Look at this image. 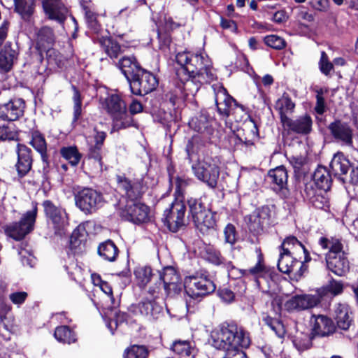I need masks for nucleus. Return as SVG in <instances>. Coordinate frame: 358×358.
Returning a JSON list of instances; mask_svg holds the SVG:
<instances>
[{"label":"nucleus","mask_w":358,"mask_h":358,"mask_svg":"<svg viewBox=\"0 0 358 358\" xmlns=\"http://www.w3.org/2000/svg\"><path fill=\"white\" fill-rule=\"evenodd\" d=\"M146 189L143 180H116L115 191L120 196L117 210L122 219L137 224L149 220L150 208L138 201Z\"/></svg>","instance_id":"f257e3e1"},{"label":"nucleus","mask_w":358,"mask_h":358,"mask_svg":"<svg viewBox=\"0 0 358 358\" xmlns=\"http://www.w3.org/2000/svg\"><path fill=\"white\" fill-rule=\"evenodd\" d=\"M176 61L180 66L176 71L177 76L185 88L194 84L195 92H197L199 88L197 83H208L217 78L212 62L206 53L178 52Z\"/></svg>","instance_id":"f03ea898"},{"label":"nucleus","mask_w":358,"mask_h":358,"mask_svg":"<svg viewBox=\"0 0 358 358\" xmlns=\"http://www.w3.org/2000/svg\"><path fill=\"white\" fill-rule=\"evenodd\" d=\"M211 345L223 350L222 358H248L242 348L249 347V334L235 323H224L214 329L210 334Z\"/></svg>","instance_id":"7ed1b4c3"},{"label":"nucleus","mask_w":358,"mask_h":358,"mask_svg":"<svg viewBox=\"0 0 358 358\" xmlns=\"http://www.w3.org/2000/svg\"><path fill=\"white\" fill-rule=\"evenodd\" d=\"M282 252L278 262V268L284 273H289L301 268L303 261L300 255H304L306 260L307 250L303 245L294 236H289L281 245Z\"/></svg>","instance_id":"20e7f679"},{"label":"nucleus","mask_w":358,"mask_h":358,"mask_svg":"<svg viewBox=\"0 0 358 358\" xmlns=\"http://www.w3.org/2000/svg\"><path fill=\"white\" fill-rule=\"evenodd\" d=\"M322 249H329L326 255L327 268L334 274L342 276L349 271V262L343 251V245L337 238L321 237L318 241Z\"/></svg>","instance_id":"39448f33"},{"label":"nucleus","mask_w":358,"mask_h":358,"mask_svg":"<svg viewBox=\"0 0 358 358\" xmlns=\"http://www.w3.org/2000/svg\"><path fill=\"white\" fill-rule=\"evenodd\" d=\"M186 180H176L175 200L164 213L165 225L173 232L178 231L185 224L186 206L183 202V188Z\"/></svg>","instance_id":"423d86ee"},{"label":"nucleus","mask_w":358,"mask_h":358,"mask_svg":"<svg viewBox=\"0 0 358 358\" xmlns=\"http://www.w3.org/2000/svg\"><path fill=\"white\" fill-rule=\"evenodd\" d=\"M104 107L113 120V130L118 131L129 127L132 118L127 112L125 103L117 94H109L104 101Z\"/></svg>","instance_id":"0eeeda50"},{"label":"nucleus","mask_w":358,"mask_h":358,"mask_svg":"<svg viewBox=\"0 0 358 358\" xmlns=\"http://www.w3.org/2000/svg\"><path fill=\"white\" fill-rule=\"evenodd\" d=\"M187 203L189 213L197 229L205 233L215 227L216 221L214 214L205 204L202 198H190Z\"/></svg>","instance_id":"6e6552de"},{"label":"nucleus","mask_w":358,"mask_h":358,"mask_svg":"<svg viewBox=\"0 0 358 358\" xmlns=\"http://www.w3.org/2000/svg\"><path fill=\"white\" fill-rule=\"evenodd\" d=\"M186 294L192 299L200 300L215 290L214 282L206 275H193L185 278L183 285Z\"/></svg>","instance_id":"1a4fd4ad"},{"label":"nucleus","mask_w":358,"mask_h":358,"mask_svg":"<svg viewBox=\"0 0 358 358\" xmlns=\"http://www.w3.org/2000/svg\"><path fill=\"white\" fill-rule=\"evenodd\" d=\"M37 216V207L24 213L19 222L8 224L3 227L5 234L15 241H20L34 229Z\"/></svg>","instance_id":"9d476101"},{"label":"nucleus","mask_w":358,"mask_h":358,"mask_svg":"<svg viewBox=\"0 0 358 358\" xmlns=\"http://www.w3.org/2000/svg\"><path fill=\"white\" fill-rule=\"evenodd\" d=\"M129 83L132 94L143 96L152 92L157 86L158 80L152 73L141 69Z\"/></svg>","instance_id":"9b49d317"},{"label":"nucleus","mask_w":358,"mask_h":358,"mask_svg":"<svg viewBox=\"0 0 358 358\" xmlns=\"http://www.w3.org/2000/svg\"><path fill=\"white\" fill-rule=\"evenodd\" d=\"M103 203L102 195L90 188L82 189L76 196V206L86 214L95 212Z\"/></svg>","instance_id":"f8f14e48"},{"label":"nucleus","mask_w":358,"mask_h":358,"mask_svg":"<svg viewBox=\"0 0 358 358\" xmlns=\"http://www.w3.org/2000/svg\"><path fill=\"white\" fill-rule=\"evenodd\" d=\"M131 310L150 321L157 320L163 315V307L156 296L143 299L138 303L131 306Z\"/></svg>","instance_id":"ddd939ff"},{"label":"nucleus","mask_w":358,"mask_h":358,"mask_svg":"<svg viewBox=\"0 0 358 358\" xmlns=\"http://www.w3.org/2000/svg\"><path fill=\"white\" fill-rule=\"evenodd\" d=\"M43 206L45 215L55 231V234L62 235L69 225L68 217L65 210L55 206L50 201L46 200Z\"/></svg>","instance_id":"4468645a"},{"label":"nucleus","mask_w":358,"mask_h":358,"mask_svg":"<svg viewBox=\"0 0 358 358\" xmlns=\"http://www.w3.org/2000/svg\"><path fill=\"white\" fill-rule=\"evenodd\" d=\"M159 279L168 295L178 294L182 288L181 280L176 269L172 266H166L159 273Z\"/></svg>","instance_id":"2eb2a0df"},{"label":"nucleus","mask_w":358,"mask_h":358,"mask_svg":"<svg viewBox=\"0 0 358 358\" xmlns=\"http://www.w3.org/2000/svg\"><path fill=\"white\" fill-rule=\"evenodd\" d=\"M282 127L290 132L306 135L312 130L313 121L310 116L303 115L294 120L287 116L282 117Z\"/></svg>","instance_id":"dca6fc26"},{"label":"nucleus","mask_w":358,"mask_h":358,"mask_svg":"<svg viewBox=\"0 0 358 358\" xmlns=\"http://www.w3.org/2000/svg\"><path fill=\"white\" fill-rule=\"evenodd\" d=\"M25 108V102L21 98L10 99L0 104V118L3 120L15 121L22 117Z\"/></svg>","instance_id":"f3484780"},{"label":"nucleus","mask_w":358,"mask_h":358,"mask_svg":"<svg viewBox=\"0 0 358 358\" xmlns=\"http://www.w3.org/2000/svg\"><path fill=\"white\" fill-rule=\"evenodd\" d=\"M44 13L50 20L63 23L68 14V9L62 0H41Z\"/></svg>","instance_id":"a211bd4d"},{"label":"nucleus","mask_w":358,"mask_h":358,"mask_svg":"<svg viewBox=\"0 0 358 358\" xmlns=\"http://www.w3.org/2000/svg\"><path fill=\"white\" fill-rule=\"evenodd\" d=\"M320 301L318 295L304 294L296 295L289 299L285 304L289 311L301 310L315 306Z\"/></svg>","instance_id":"6ab92c4d"},{"label":"nucleus","mask_w":358,"mask_h":358,"mask_svg":"<svg viewBox=\"0 0 358 358\" xmlns=\"http://www.w3.org/2000/svg\"><path fill=\"white\" fill-rule=\"evenodd\" d=\"M313 334L319 336H327L332 334L335 325L331 319L323 315H313L310 319Z\"/></svg>","instance_id":"aec40b11"},{"label":"nucleus","mask_w":358,"mask_h":358,"mask_svg":"<svg viewBox=\"0 0 358 358\" xmlns=\"http://www.w3.org/2000/svg\"><path fill=\"white\" fill-rule=\"evenodd\" d=\"M17 162L15 165L19 177H24L31 169L32 156L30 148L22 144L17 146Z\"/></svg>","instance_id":"412c9836"},{"label":"nucleus","mask_w":358,"mask_h":358,"mask_svg":"<svg viewBox=\"0 0 358 358\" xmlns=\"http://www.w3.org/2000/svg\"><path fill=\"white\" fill-rule=\"evenodd\" d=\"M335 140L342 145L351 146L352 144V130L345 123L336 121L329 127Z\"/></svg>","instance_id":"4be33fe9"},{"label":"nucleus","mask_w":358,"mask_h":358,"mask_svg":"<svg viewBox=\"0 0 358 358\" xmlns=\"http://www.w3.org/2000/svg\"><path fill=\"white\" fill-rule=\"evenodd\" d=\"M192 169L198 179H215L219 177L218 167L207 161L199 162L192 166Z\"/></svg>","instance_id":"5701e85b"},{"label":"nucleus","mask_w":358,"mask_h":358,"mask_svg":"<svg viewBox=\"0 0 358 358\" xmlns=\"http://www.w3.org/2000/svg\"><path fill=\"white\" fill-rule=\"evenodd\" d=\"M246 290L245 282L241 280H237L233 288L231 287L224 286L219 289L218 295L222 301L230 303L235 299L236 295L241 296Z\"/></svg>","instance_id":"b1692460"},{"label":"nucleus","mask_w":358,"mask_h":358,"mask_svg":"<svg viewBox=\"0 0 358 358\" xmlns=\"http://www.w3.org/2000/svg\"><path fill=\"white\" fill-rule=\"evenodd\" d=\"M127 81L129 82L141 68L134 56H124L117 64Z\"/></svg>","instance_id":"393cba45"},{"label":"nucleus","mask_w":358,"mask_h":358,"mask_svg":"<svg viewBox=\"0 0 358 358\" xmlns=\"http://www.w3.org/2000/svg\"><path fill=\"white\" fill-rule=\"evenodd\" d=\"M106 133L103 131H96L93 139L88 140L89 152L88 155L90 158H93L98 162L100 166H102L101 162V149L106 138Z\"/></svg>","instance_id":"a878e982"},{"label":"nucleus","mask_w":358,"mask_h":358,"mask_svg":"<svg viewBox=\"0 0 358 358\" xmlns=\"http://www.w3.org/2000/svg\"><path fill=\"white\" fill-rule=\"evenodd\" d=\"M330 167L334 177L343 179L341 176L348 173L350 169V163L343 153L338 152L334 155Z\"/></svg>","instance_id":"bb28decb"},{"label":"nucleus","mask_w":358,"mask_h":358,"mask_svg":"<svg viewBox=\"0 0 358 358\" xmlns=\"http://www.w3.org/2000/svg\"><path fill=\"white\" fill-rule=\"evenodd\" d=\"M335 319L339 328L346 330L352 322L351 312L347 304L338 303L335 308Z\"/></svg>","instance_id":"cd10ccee"},{"label":"nucleus","mask_w":358,"mask_h":358,"mask_svg":"<svg viewBox=\"0 0 358 358\" xmlns=\"http://www.w3.org/2000/svg\"><path fill=\"white\" fill-rule=\"evenodd\" d=\"M16 52L10 45H6L0 52V73L9 72L13 67V61L16 57Z\"/></svg>","instance_id":"c85d7f7f"},{"label":"nucleus","mask_w":358,"mask_h":358,"mask_svg":"<svg viewBox=\"0 0 358 358\" xmlns=\"http://www.w3.org/2000/svg\"><path fill=\"white\" fill-rule=\"evenodd\" d=\"M213 119L205 113L200 114L198 117L192 118L189 122V127L199 133L211 134L212 122Z\"/></svg>","instance_id":"c756f323"},{"label":"nucleus","mask_w":358,"mask_h":358,"mask_svg":"<svg viewBox=\"0 0 358 358\" xmlns=\"http://www.w3.org/2000/svg\"><path fill=\"white\" fill-rule=\"evenodd\" d=\"M171 350L180 358H194L196 350L187 341H176L173 343Z\"/></svg>","instance_id":"7c9ffc66"},{"label":"nucleus","mask_w":358,"mask_h":358,"mask_svg":"<svg viewBox=\"0 0 358 358\" xmlns=\"http://www.w3.org/2000/svg\"><path fill=\"white\" fill-rule=\"evenodd\" d=\"M118 249L115 243L108 240L101 243L98 247V254L104 260L113 262H115L118 255Z\"/></svg>","instance_id":"2f4dec72"},{"label":"nucleus","mask_w":358,"mask_h":358,"mask_svg":"<svg viewBox=\"0 0 358 358\" xmlns=\"http://www.w3.org/2000/svg\"><path fill=\"white\" fill-rule=\"evenodd\" d=\"M54 40L53 31L50 27H44L37 33L36 45L41 50H45L49 48Z\"/></svg>","instance_id":"473e14b6"},{"label":"nucleus","mask_w":358,"mask_h":358,"mask_svg":"<svg viewBox=\"0 0 358 358\" xmlns=\"http://www.w3.org/2000/svg\"><path fill=\"white\" fill-rule=\"evenodd\" d=\"M15 11L28 20L34 12L35 0H13Z\"/></svg>","instance_id":"72a5a7b5"},{"label":"nucleus","mask_w":358,"mask_h":358,"mask_svg":"<svg viewBox=\"0 0 358 358\" xmlns=\"http://www.w3.org/2000/svg\"><path fill=\"white\" fill-rule=\"evenodd\" d=\"M30 144L41 154L42 160L44 162H46L48 158L47 144L44 136L38 131H34L31 132Z\"/></svg>","instance_id":"f704fd0d"},{"label":"nucleus","mask_w":358,"mask_h":358,"mask_svg":"<svg viewBox=\"0 0 358 358\" xmlns=\"http://www.w3.org/2000/svg\"><path fill=\"white\" fill-rule=\"evenodd\" d=\"M55 338L60 343L71 344L76 341V334L68 326L63 325L55 329Z\"/></svg>","instance_id":"c9c22d12"},{"label":"nucleus","mask_w":358,"mask_h":358,"mask_svg":"<svg viewBox=\"0 0 358 358\" xmlns=\"http://www.w3.org/2000/svg\"><path fill=\"white\" fill-rule=\"evenodd\" d=\"M60 153L73 166L78 164L82 157L76 146L64 147L61 148Z\"/></svg>","instance_id":"e433bc0d"},{"label":"nucleus","mask_w":358,"mask_h":358,"mask_svg":"<svg viewBox=\"0 0 358 358\" xmlns=\"http://www.w3.org/2000/svg\"><path fill=\"white\" fill-rule=\"evenodd\" d=\"M262 254L259 255V260L256 265L250 268L245 270V276L251 275L255 278L256 284L259 289H262L261 282L259 278H262L266 273V269L261 259Z\"/></svg>","instance_id":"4c0bfd02"},{"label":"nucleus","mask_w":358,"mask_h":358,"mask_svg":"<svg viewBox=\"0 0 358 358\" xmlns=\"http://www.w3.org/2000/svg\"><path fill=\"white\" fill-rule=\"evenodd\" d=\"M295 107V104L288 96L283 95L276 103V108L279 110L280 122L282 117L287 116V113H292Z\"/></svg>","instance_id":"58836bf2"},{"label":"nucleus","mask_w":358,"mask_h":358,"mask_svg":"<svg viewBox=\"0 0 358 358\" xmlns=\"http://www.w3.org/2000/svg\"><path fill=\"white\" fill-rule=\"evenodd\" d=\"M134 275L138 285L144 287L151 279L152 269L149 266L138 267L134 271Z\"/></svg>","instance_id":"ea45409f"},{"label":"nucleus","mask_w":358,"mask_h":358,"mask_svg":"<svg viewBox=\"0 0 358 358\" xmlns=\"http://www.w3.org/2000/svg\"><path fill=\"white\" fill-rule=\"evenodd\" d=\"M203 257L206 260L215 265H220L224 262V257L220 252L213 246H207L205 248Z\"/></svg>","instance_id":"a19ab883"},{"label":"nucleus","mask_w":358,"mask_h":358,"mask_svg":"<svg viewBox=\"0 0 358 358\" xmlns=\"http://www.w3.org/2000/svg\"><path fill=\"white\" fill-rule=\"evenodd\" d=\"M264 322L278 338L284 337L285 329L283 324L280 320L267 316L264 319Z\"/></svg>","instance_id":"79ce46f5"},{"label":"nucleus","mask_w":358,"mask_h":358,"mask_svg":"<svg viewBox=\"0 0 358 358\" xmlns=\"http://www.w3.org/2000/svg\"><path fill=\"white\" fill-rule=\"evenodd\" d=\"M85 10V19L90 29L97 33L101 29V25L97 20L96 13L88 6H83Z\"/></svg>","instance_id":"37998d69"},{"label":"nucleus","mask_w":358,"mask_h":358,"mask_svg":"<svg viewBox=\"0 0 358 358\" xmlns=\"http://www.w3.org/2000/svg\"><path fill=\"white\" fill-rule=\"evenodd\" d=\"M148 350L143 345H132L128 348L124 358H148Z\"/></svg>","instance_id":"c03bdc74"},{"label":"nucleus","mask_w":358,"mask_h":358,"mask_svg":"<svg viewBox=\"0 0 358 358\" xmlns=\"http://www.w3.org/2000/svg\"><path fill=\"white\" fill-rule=\"evenodd\" d=\"M287 180H272L271 187L280 198L285 199L289 195Z\"/></svg>","instance_id":"a18cd8bd"},{"label":"nucleus","mask_w":358,"mask_h":358,"mask_svg":"<svg viewBox=\"0 0 358 358\" xmlns=\"http://www.w3.org/2000/svg\"><path fill=\"white\" fill-rule=\"evenodd\" d=\"M126 320V314L124 313L117 312V310H114V316L110 318L107 322V327L110 331L111 334H114V331L117 327L123 323Z\"/></svg>","instance_id":"49530a36"},{"label":"nucleus","mask_w":358,"mask_h":358,"mask_svg":"<svg viewBox=\"0 0 358 358\" xmlns=\"http://www.w3.org/2000/svg\"><path fill=\"white\" fill-rule=\"evenodd\" d=\"M264 41L268 46L276 50L284 48L286 44L285 40L277 35L266 36Z\"/></svg>","instance_id":"de8ad7c7"},{"label":"nucleus","mask_w":358,"mask_h":358,"mask_svg":"<svg viewBox=\"0 0 358 358\" xmlns=\"http://www.w3.org/2000/svg\"><path fill=\"white\" fill-rule=\"evenodd\" d=\"M212 87L214 91L215 101L218 111L220 104L230 95L227 93V90L220 84L213 85Z\"/></svg>","instance_id":"09e8293b"},{"label":"nucleus","mask_w":358,"mask_h":358,"mask_svg":"<svg viewBox=\"0 0 358 358\" xmlns=\"http://www.w3.org/2000/svg\"><path fill=\"white\" fill-rule=\"evenodd\" d=\"M106 52L112 59L117 58L121 53V47L115 41L108 40L105 41Z\"/></svg>","instance_id":"8fccbe9b"},{"label":"nucleus","mask_w":358,"mask_h":358,"mask_svg":"<svg viewBox=\"0 0 358 358\" xmlns=\"http://www.w3.org/2000/svg\"><path fill=\"white\" fill-rule=\"evenodd\" d=\"M320 71L325 76H328L333 69V64L329 62L327 55L325 52H322L319 62Z\"/></svg>","instance_id":"3c124183"},{"label":"nucleus","mask_w":358,"mask_h":358,"mask_svg":"<svg viewBox=\"0 0 358 358\" xmlns=\"http://www.w3.org/2000/svg\"><path fill=\"white\" fill-rule=\"evenodd\" d=\"M235 104V99L232 96H229L220 104L218 113L223 116L228 117L230 113V109Z\"/></svg>","instance_id":"603ef678"},{"label":"nucleus","mask_w":358,"mask_h":358,"mask_svg":"<svg viewBox=\"0 0 358 358\" xmlns=\"http://www.w3.org/2000/svg\"><path fill=\"white\" fill-rule=\"evenodd\" d=\"M312 338L308 334H301V336H296L294 340V343L299 350L308 349L311 345Z\"/></svg>","instance_id":"864d4df0"},{"label":"nucleus","mask_w":358,"mask_h":358,"mask_svg":"<svg viewBox=\"0 0 358 358\" xmlns=\"http://www.w3.org/2000/svg\"><path fill=\"white\" fill-rule=\"evenodd\" d=\"M17 132L13 127L4 124L0 126V139L13 141L17 139Z\"/></svg>","instance_id":"5fc2aeb1"},{"label":"nucleus","mask_w":358,"mask_h":358,"mask_svg":"<svg viewBox=\"0 0 358 358\" xmlns=\"http://www.w3.org/2000/svg\"><path fill=\"white\" fill-rule=\"evenodd\" d=\"M224 241L230 245H234L237 239V234L235 227L232 224H228L224 230Z\"/></svg>","instance_id":"6e6d98bb"},{"label":"nucleus","mask_w":358,"mask_h":358,"mask_svg":"<svg viewBox=\"0 0 358 358\" xmlns=\"http://www.w3.org/2000/svg\"><path fill=\"white\" fill-rule=\"evenodd\" d=\"M334 177L332 172H331L327 167L319 165L315 170L313 179H332Z\"/></svg>","instance_id":"4d7b16f0"},{"label":"nucleus","mask_w":358,"mask_h":358,"mask_svg":"<svg viewBox=\"0 0 358 358\" xmlns=\"http://www.w3.org/2000/svg\"><path fill=\"white\" fill-rule=\"evenodd\" d=\"M323 90L322 89L317 90V94H316V106L315 108V110L316 113L319 115H322L325 111V103H324V98L323 96Z\"/></svg>","instance_id":"13d9d810"},{"label":"nucleus","mask_w":358,"mask_h":358,"mask_svg":"<svg viewBox=\"0 0 358 358\" xmlns=\"http://www.w3.org/2000/svg\"><path fill=\"white\" fill-rule=\"evenodd\" d=\"M27 297V293L25 292H15L9 295V299L13 303L20 306L22 304Z\"/></svg>","instance_id":"bf43d9fd"},{"label":"nucleus","mask_w":358,"mask_h":358,"mask_svg":"<svg viewBox=\"0 0 358 358\" xmlns=\"http://www.w3.org/2000/svg\"><path fill=\"white\" fill-rule=\"evenodd\" d=\"M269 177L273 179H287V173L282 166H278L268 173Z\"/></svg>","instance_id":"052dcab7"},{"label":"nucleus","mask_w":358,"mask_h":358,"mask_svg":"<svg viewBox=\"0 0 358 358\" xmlns=\"http://www.w3.org/2000/svg\"><path fill=\"white\" fill-rule=\"evenodd\" d=\"M328 292L336 296L341 294L343 290V284L334 280L330 281L329 284L327 286Z\"/></svg>","instance_id":"680f3d73"},{"label":"nucleus","mask_w":358,"mask_h":358,"mask_svg":"<svg viewBox=\"0 0 358 358\" xmlns=\"http://www.w3.org/2000/svg\"><path fill=\"white\" fill-rule=\"evenodd\" d=\"M11 307L7 303L6 298L0 296V321L3 322Z\"/></svg>","instance_id":"e2e57ef3"},{"label":"nucleus","mask_w":358,"mask_h":358,"mask_svg":"<svg viewBox=\"0 0 358 358\" xmlns=\"http://www.w3.org/2000/svg\"><path fill=\"white\" fill-rule=\"evenodd\" d=\"M220 26L224 29H229L233 33L237 32V25L236 22L231 20L226 19L224 17L220 18Z\"/></svg>","instance_id":"0e129e2a"},{"label":"nucleus","mask_w":358,"mask_h":358,"mask_svg":"<svg viewBox=\"0 0 358 358\" xmlns=\"http://www.w3.org/2000/svg\"><path fill=\"white\" fill-rule=\"evenodd\" d=\"M229 276L232 278H239L242 276H245V271L243 269L237 268L231 266L228 271Z\"/></svg>","instance_id":"69168bd1"},{"label":"nucleus","mask_w":358,"mask_h":358,"mask_svg":"<svg viewBox=\"0 0 358 358\" xmlns=\"http://www.w3.org/2000/svg\"><path fill=\"white\" fill-rule=\"evenodd\" d=\"M9 28V22L4 20L0 27V46L7 37V34Z\"/></svg>","instance_id":"338daca9"},{"label":"nucleus","mask_w":358,"mask_h":358,"mask_svg":"<svg viewBox=\"0 0 358 358\" xmlns=\"http://www.w3.org/2000/svg\"><path fill=\"white\" fill-rule=\"evenodd\" d=\"M100 289L106 295H108L109 296L110 300L111 301V303L114 305V306H115V299H114L113 295V289H112L111 286L107 282L105 281L104 283H102Z\"/></svg>","instance_id":"774afa93"}]
</instances>
